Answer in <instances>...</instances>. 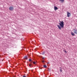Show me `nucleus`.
<instances>
[{
  "mask_svg": "<svg viewBox=\"0 0 77 77\" xmlns=\"http://www.w3.org/2000/svg\"><path fill=\"white\" fill-rule=\"evenodd\" d=\"M60 23H59V24L60 25L61 27L62 28H63V26H64V23L63 21H62V22L60 21Z\"/></svg>",
  "mask_w": 77,
  "mask_h": 77,
  "instance_id": "obj_1",
  "label": "nucleus"
},
{
  "mask_svg": "<svg viewBox=\"0 0 77 77\" xmlns=\"http://www.w3.org/2000/svg\"><path fill=\"white\" fill-rule=\"evenodd\" d=\"M67 16L68 17H71V13H70L69 12H67Z\"/></svg>",
  "mask_w": 77,
  "mask_h": 77,
  "instance_id": "obj_2",
  "label": "nucleus"
},
{
  "mask_svg": "<svg viewBox=\"0 0 77 77\" xmlns=\"http://www.w3.org/2000/svg\"><path fill=\"white\" fill-rule=\"evenodd\" d=\"M73 32L75 33V34H76L77 35V30L75 29H74L73 30Z\"/></svg>",
  "mask_w": 77,
  "mask_h": 77,
  "instance_id": "obj_3",
  "label": "nucleus"
},
{
  "mask_svg": "<svg viewBox=\"0 0 77 77\" xmlns=\"http://www.w3.org/2000/svg\"><path fill=\"white\" fill-rule=\"evenodd\" d=\"M57 9H58L57 7L56 6L54 7V10H55V11H56V10H57Z\"/></svg>",
  "mask_w": 77,
  "mask_h": 77,
  "instance_id": "obj_4",
  "label": "nucleus"
},
{
  "mask_svg": "<svg viewBox=\"0 0 77 77\" xmlns=\"http://www.w3.org/2000/svg\"><path fill=\"white\" fill-rule=\"evenodd\" d=\"M9 9L10 11H12L13 10V7H10Z\"/></svg>",
  "mask_w": 77,
  "mask_h": 77,
  "instance_id": "obj_5",
  "label": "nucleus"
},
{
  "mask_svg": "<svg viewBox=\"0 0 77 77\" xmlns=\"http://www.w3.org/2000/svg\"><path fill=\"white\" fill-rule=\"evenodd\" d=\"M57 26L58 28V29H60V30H61V28L60 27V26L59 25H57Z\"/></svg>",
  "mask_w": 77,
  "mask_h": 77,
  "instance_id": "obj_6",
  "label": "nucleus"
},
{
  "mask_svg": "<svg viewBox=\"0 0 77 77\" xmlns=\"http://www.w3.org/2000/svg\"><path fill=\"white\" fill-rule=\"evenodd\" d=\"M24 59H26V60H27V56H25L24 57Z\"/></svg>",
  "mask_w": 77,
  "mask_h": 77,
  "instance_id": "obj_7",
  "label": "nucleus"
},
{
  "mask_svg": "<svg viewBox=\"0 0 77 77\" xmlns=\"http://www.w3.org/2000/svg\"><path fill=\"white\" fill-rule=\"evenodd\" d=\"M71 35H72V36H74V35H75V34H74V32H71Z\"/></svg>",
  "mask_w": 77,
  "mask_h": 77,
  "instance_id": "obj_8",
  "label": "nucleus"
},
{
  "mask_svg": "<svg viewBox=\"0 0 77 77\" xmlns=\"http://www.w3.org/2000/svg\"><path fill=\"white\" fill-rule=\"evenodd\" d=\"M60 2H61L62 3L63 2H64V0H59Z\"/></svg>",
  "mask_w": 77,
  "mask_h": 77,
  "instance_id": "obj_9",
  "label": "nucleus"
},
{
  "mask_svg": "<svg viewBox=\"0 0 77 77\" xmlns=\"http://www.w3.org/2000/svg\"><path fill=\"white\" fill-rule=\"evenodd\" d=\"M43 66L44 68H47V66L46 65H43Z\"/></svg>",
  "mask_w": 77,
  "mask_h": 77,
  "instance_id": "obj_10",
  "label": "nucleus"
},
{
  "mask_svg": "<svg viewBox=\"0 0 77 77\" xmlns=\"http://www.w3.org/2000/svg\"><path fill=\"white\" fill-rule=\"evenodd\" d=\"M33 63L34 64H36V62H33Z\"/></svg>",
  "mask_w": 77,
  "mask_h": 77,
  "instance_id": "obj_11",
  "label": "nucleus"
},
{
  "mask_svg": "<svg viewBox=\"0 0 77 77\" xmlns=\"http://www.w3.org/2000/svg\"><path fill=\"white\" fill-rule=\"evenodd\" d=\"M60 72H62V69H60Z\"/></svg>",
  "mask_w": 77,
  "mask_h": 77,
  "instance_id": "obj_12",
  "label": "nucleus"
},
{
  "mask_svg": "<svg viewBox=\"0 0 77 77\" xmlns=\"http://www.w3.org/2000/svg\"><path fill=\"white\" fill-rule=\"evenodd\" d=\"M29 61H30V62H31V61H32V60L30 59L29 60Z\"/></svg>",
  "mask_w": 77,
  "mask_h": 77,
  "instance_id": "obj_13",
  "label": "nucleus"
},
{
  "mask_svg": "<svg viewBox=\"0 0 77 77\" xmlns=\"http://www.w3.org/2000/svg\"><path fill=\"white\" fill-rule=\"evenodd\" d=\"M29 66H32V65L31 64H29Z\"/></svg>",
  "mask_w": 77,
  "mask_h": 77,
  "instance_id": "obj_14",
  "label": "nucleus"
},
{
  "mask_svg": "<svg viewBox=\"0 0 77 77\" xmlns=\"http://www.w3.org/2000/svg\"><path fill=\"white\" fill-rule=\"evenodd\" d=\"M42 63H44V62H45L44 61V60H43V61H42Z\"/></svg>",
  "mask_w": 77,
  "mask_h": 77,
  "instance_id": "obj_15",
  "label": "nucleus"
},
{
  "mask_svg": "<svg viewBox=\"0 0 77 77\" xmlns=\"http://www.w3.org/2000/svg\"><path fill=\"white\" fill-rule=\"evenodd\" d=\"M44 57H43L42 58V59H44Z\"/></svg>",
  "mask_w": 77,
  "mask_h": 77,
  "instance_id": "obj_16",
  "label": "nucleus"
},
{
  "mask_svg": "<svg viewBox=\"0 0 77 77\" xmlns=\"http://www.w3.org/2000/svg\"><path fill=\"white\" fill-rule=\"evenodd\" d=\"M23 77H26V76H23Z\"/></svg>",
  "mask_w": 77,
  "mask_h": 77,
  "instance_id": "obj_17",
  "label": "nucleus"
},
{
  "mask_svg": "<svg viewBox=\"0 0 77 77\" xmlns=\"http://www.w3.org/2000/svg\"><path fill=\"white\" fill-rule=\"evenodd\" d=\"M65 53H66V51H65Z\"/></svg>",
  "mask_w": 77,
  "mask_h": 77,
  "instance_id": "obj_18",
  "label": "nucleus"
},
{
  "mask_svg": "<svg viewBox=\"0 0 77 77\" xmlns=\"http://www.w3.org/2000/svg\"><path fill=\"white\" fill-rule=\"evenodd\" d=\"M48 63H49L48 62Z\"/></svg>",
  "mask_w": 77,
  "mask_h": 77,
  "instance_id": "obj_19",
  "label": "nucleus"
},
{
  "mask_svg": "<svg viewBox=\"0 0 77 77\" xmlns=\"http://www.w3.org/2000/svg\"><path fill=\"white\" fill-rule=\"evenodd\" d=\"M60 68H62L61 67H60Z\"/></svg>",
  "mask_w": 77,
  "mask_h": 77,
  "instance_id": "obj_20",
  "label": "nucleus"
}]
</instances>
